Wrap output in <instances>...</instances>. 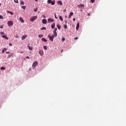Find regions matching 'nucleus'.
Returning <instances> with one entry per match:
<instances>
[{
    "label": "nucleus",
    "instance_id": "33",
    "mask_svg": "<svg viewBox=\"0 0 126 126\" xmlns=\"http://www.w3.org/2000/svg\"><path fill=\"white\" fill-rule=\"evenodd\" d=\"M62 41V42H64V41H65V38H63Z\"/></svg>",
    "mask_w": 126,
    "mask_h": 126
},
{
    "label": "nucleus",
    "instance_id": "54",
    "mask_svg": "<svg viewBox=\"0 0 126 126\" xmlns=\"http://www.w3.org/2000/svg\"><path fill=\"white\" fill-rule=\"evenodd\" d=\"M62 52H63V50H62Z\"/></svg>",
    "mask_w": 126,
    "mask_h": 126
},
{
    "label": "nucleus",
    "instance_id": "8",
    "mask_svg": "<svg viewBox=\"0 0 126 126\" xmlns=\"http://www.w3.org/2000/svg\"><path fill=\"white\" fill-rule=\"evenodd\" d=\"M39 54L40 55V56H43V55H44V51L43 50H40Z\"/></svg>",
    "mask_w": 126,
    "mask_h": 126
},
{
    "label": "nucleus",
    "instance_id": "35",
    "mask_svg": "<svg viewBox=\"0 0 126 126\" xmlns=\"http://www.w3.org/2000/svg\"><path fill=\"white\" fill-rule=\"evenodd\" d=\"M0 34L1 35H4V32H0Z\"/></svg>",
    "mask_w": 126,
    "mask_h": 126
},
{
    "label": "nucleus",
    "instance_id": "19",
    "mask_svg": "<svg viewBox=\"0 0 126 126\" xmlns=\"http://www.w3.org/2000/svg\"><path fill=\"white\" fill-rule=\"evenodd\" d=\"M59 19L61 20V21H63V17H62V16H59Z\"/></svg>",
    "mask_w": 126,
    "mask_h": 126
},
{
    "label": "nucleus",
    "instance_id": "24",
    "mask_svg": "<svg viewBox=\"0 0 126 126\" xmlns=\"http://www.w3.org/2000/svg\"><path fill=\"white\" fill-rule=\"evenodd\" d=\"M57 28H58V29H59V30H61V25H58Z\"/></svg>",
    "mask_w": 126,
    "mask_h": 126
},
{
    "label": "nucleus",
    "instance_id": "42",
    "mask_svg": "<svg viewBox=\"0 0 126 126\" xmlns=\"http://www.w3.org/2000/svg\"><path fill=\"white\" fill-rule=\"evenodd\" d=\"M77 39H78V37H77L75 38V40H77Z\"/></svg>",
    "mask_w": 126,
    "mask_h": 126
},
{
    "label": "nucleus",
    "instance_id": "15",
    "mask_svg": "<svg viewBox=\"0 0 126 126\" xmlns=\"http://www.w3.org/2000/svg\"><path fill=\"white\" fill-rule=\"evenodd\" d=\"M20 21L22 22V23H24V20L21 17H20Z\"/></svg>",
    "mask_w": 126,
    "mask_h": 126
},
{
    "label": "nucleus",
    "instance_id": "9",
    "mask_svg": "<svg viewBox=\"0 0 126 126\" xmlns=\"http://www.w3.org/2000/svg\"><path fill=\"white\" fill-rule=\"evenodd\" d=\"M42 23L43 24H47V20L43 19L42 20Z\"/></svg>",
    "mask_w": 126,
    "mask_h": 126
},
{
    "label": "nucleus",
    "instance_id": "25",
    "mask_svg": "<svg viewBox=\"0 0 126 126\" xmlns=\"http://www.w3.org/2000/svg\"><path fill=\"white\" fill-rule=\"evenodd\" d=\"M38 37H39V38H43V37H44V35H43V34H39V35H38Z\"/></svg>",
    "mask_w": 126,
    "mask_h": 126
},
{
    "label": "nucleus",
    "instance_id": "40",
    "mask_svg": "<svg viewBox=\"0 0 126 126\" xmlns=\"http://www.w3.org/2000/svg\"><path fill=\"white\" fill-rule=\"evenodd\" d=\"M9 53H10L9 51L6 52V54H9Z\"/></svg>",
    "mask_w": 126,
    "mask_h": 126
},
{
    "label": "nucleus",
    "instance_id": "26",
    "mask_svg": "<svg viewBox=\"0 0 126 126\" xmlns=\"http://www.w3.org/2000/svg\"><path fill=\"white\" fill-rule=\"evenodd\" d=\"M43 49L44 50H48V47H47V46H43Z\"/></svg>",
    "mask_w": 126,
    "mask_h": 126
},
{
    "label": "nucleus",
    "instance_id": "47",
    "mask_svg": "<svg viewBox=\"0 0 126 126\" xmlns=\"http://www.w3.org/2000/svg\"><path fill=\"white\" fill-rule=\"evenodd\" d=\"M73 21H75V18H74L73 19Z\"/></svg>",
    "mask_w": 126,
    "mask_h": 126
},
{
    "label": "nucleus",
    "instance_id": "52",
    "mask_svg": "<svg viewBox=\"0 0 126 126\" xmlns=\"http://www.w3.org/2000/svg\"><path fill=\"white\" fill-rule=\"evenodd\" d=\"M65 18H66L67 17H66V16H65Z\"/></svg>",
    "mask_w": 126,
    "mask_h": 126
},
{
    "label": "nucleus",
    "instance_id": "14",
    "mask_svg": "<svg viewBox=\"0 0 126 126\" xmlns=\"http://www.w3.org/2000/svg\"><path fill=\"white\" fill-rule=\"evenodd\" d=\"M76 30H78L79 29V23H78L76 27Z\"/></svg>",
    "mask_w": 126,
    "mask_h": 126
},
{
    "label": "nucleus",
    "instance_id": "4",
    "mask_svg": "<svg viewBox=\"0 0 126 126\" xmlns=\"http://www.w3.org/2000/svg\"><path fill=\"white\" fill-rule=\"evenodd\" d=\"M36 65H38V62L37 61H35L32 64V68H35Z\"/></svg>",
    "mask_w": 126,
    "mask_h": 126
},
{
    "label": "nucleus",
    "instance_id": "46",
    "mask_svg": "<svg viewBox=\"0 0 126 126\" xmlns=\"http://www.w3.org/2000/svg\"><path fill=\"white\" fill-rule=\"evenodd\" d=\"M55 17L56 19H58V17H57L56 16H55Z\"/></svg>",
    "mask_w": 126,
    "mask_h": 126
},
{
    "label": "nucleus",
    "instance_id": "7",
    "mask_svg": "<svg viewBox=\"0 0 126 126\" xmlns=\"http://www.w3.org/2000/svg\"><path fill=\"white\" fill-rule=\"evenodd\" d=\"M53 22H54V20L51 18L48 19V23H52Z\"/></svg>",
    "mask_w": 126,
    "mask_h": 126
},
{
    "label": "nucleus",
    "instance_id": "36",
    "mask_svg": "<svg viewBox=\"0 0 126 126\" xmlns=\"http://www.w3.org/2000/svg\"><path fill=\"white\" fill-rule=\"evenodd\" d=\"M37 10H38V9H37V8H35V9H34V11L35 12H36L37 11Z\"/></svg>",
    "mask_w": 126,
    "mask_h": 126
},
{
    "label": "nucleus",
    "instance_id": "1",
    "mask_svg": "<svg viewBox=\"0 0 126 126\" xmlns=\"http://www.w3.org/2000/svg\"><path fill=\"white\" fill-rule=\"evenodd\" d=\"M47 3L49 4L51 3L52 5H55V3H56V1H55V0H48Z\"/></svg>",
    "mask_w": 126,
    "mask_h": 126
},
{
    "label": "nucleus",
    "instance_id": "49",
    "mask_svg": "<svg viewBox=\"0 0 126 126\" xmlns=\"http://www.w3.org/2000/svg\"><path fill=\"white\" fill-rule=\"evenodd\" d=\"M43 17L44 18H46V17L45 16V15H43Z\"/></svg>",
    "mask_w": 126,
    "mask_h": 126
},
{
    "label": "nucleus",
    "instance_id": "51",
    "mask_svg": "<svg viewBox=\"0 0 126 126\" xmlns=\"http://www.w3.org/2000/svg\"><path fill=\"white\" fill-rule=\"evenodd\" d=\"M35 0V1H38V0Z\"/></svg>",
    "mask_w": 126,
    "mask_h": 126
},
{
    "label": "nucleus",
    "instance_id": "29",
    "mask_svg": "<svg viewBox=\"0 0 126 126\" xmlns=\"http://www.w3.org/2000/svg\"><path fill=\"white\" fill-rule=\"evenodd\" d=\"M22 8H23V9H26V6H22Z\"/></svg>",
    "mask_w": 126,
    "mask_h": 126
},
{
    "label": "nucleus",
    "instance_id": "48",
    "mask_svg": "<svg viewBox=\"0 0 126 126\" xmlns=\"http://www.w3.org/2000/svg\"><path fill=\"white\" fill-rule=\"evenodd\" d=\"M65 11H66V9H65L64 10V12H65Z\"/></svg>",
    "mask_w": 126,
    "mask_h": 126
},
{
    "label": "nucleus",
    "instance_id": "13",
    "mask_svg": "<svg viewBox=\"0 0 126 126\" xmlns=\"http://www.w3.org/2000/svg\"><path fill=\"white\" fill-rule=\"evenodd\" d=\"M2 38H4V39H6V40H8V37L6 36V35H2Z\"/></svg>",
    "mask_w": 126,
    "mask_h": 126
},
{
    "label": "nucleus",
    "instance_id": "39",
    "mask_svg": "<svg viewBox=\"0 0 126 126\" xmlns=\"http://www.w3.org/2000/svg\"><path fill=\"white\" fill-rule=\"evenodd\" d=\"M9 46H10V47H11L12 46V44H11V43H9Z\"/></svg>",
    "mask_w": 126,
    "mask_h": 126
},
{
    "label": "nucleus",
    "instance_id": "41",
    "mask_svg": "<svg viewBox=\"0 0 126 126\" xmlns=\"http://www.w3.org/2000/svg\"><path fill=\"white\" fill-rule=\"evenodd\" d=\"M23 53H24V52H23V51H21L20 52V54H23Z\"/></svg>",
    "mask_w": 126,
    "mask_h": 126
},
{
    "label": "nucleus",
    "instance_id": "3",
    "mask_svg": "<svg viewBox=\"0 0 126 126\" xmlns=\"http://www.w3.org/2000/svg\"><path fill=\"white\" fill-rule=\"evenodd\" d=\"M48 38H49L50 41H51L52 42H53V41H54V38H55V36H54V35H53L51 36V35H49Z\"/></svg>",
    "mask_w": 126,
    "mask_h": 126
},
{
    "label": "nucleus",
    "instance_id": "50",
    "mask_svg": "<svg viewBox=\"0 0 126 126\" xmlns=\"http://www.w3.org/2000/svg\"><path fill=\"white\" fill-rule=\"evenodd\" d=\"M1 6V3H0V6Z\"/></svg>",
    "mask_w": 126,
    "mask_h": 126
},
{
    "label": "nucleus",
    "instance_id": "16",
    "mask_svg": "<svg viewBox=\"0 0 126 126\" xmlns=\"http://www.w3.org/2000/svg\"><path fill=\"white\" fill-rule=\"evenodd\" d=\"M57 3L58 4H60V5H63V2H62V1H58L57 2Z\"/></svg>",
    "mask_w": 126,
    "mask_h": 126
},
{
    "label": "nucleus",
    "instance_id": "44",
    "mask_svg": "<svg viewBox=\"0 0 126 126\" xmlns=\"http://www.w3.org/2000/svg\"><path fill=\"white\" fill-rule=\"evenodd\" d=\"M13 55V53H11L10 54V56H12Z\"/></svg>",
    "mask_w": 126,
    "mask_h": 126
},
{
    "label": "nucleus",
    "instance_id": "10",
    "mask_svg": "<svg viewBox=\"0 0 126 126\" xmlns=\"http://www.w3.org/2000/svg\"><path fill=\"white\" fill-rule=\"evenodd\" d=\"M26 38H27V35H25L22 37L21 39H22V40H25V39H26Z\"/></svg>",
    "mask_w": 126,
    "mask_h": 126
},
{
    "label": "nucleus",
    "instance_id": "53",
    "mask_svg": "<svg viewBox=\"0 0 126 126\" xmlns=\"http://www.w3.org/2000/svg\"><path fill=\"white\" fill-rule=\"evenodd\" d=\"M65 23H66V24L67 23L66 21L65 22Z\"/></svg>",
    "mask_w": 126,
    "mask_h": 126
},
{
    "label": "nucleus",
    "instance_id": "23",
    "mask_svg": "<svg viewBox=\"0 0 126 126\" xmlns=\"http://www.w3.org/2000/svg\"><path fill=\"white\" fill-rule=\"evenodd\" d=\"M1 70H4L5 69V67L2 66L0 68Z\"/></svg>",
    "mask_w": 126,
    "mask_h": 126
},
{
    "label": "nucleus",
    "instance_id": "45",
    "mask_svg": "<svg viewBox=\"0 0 126 126\" xmlns=\"http://www.w3.org/2000/svg\"><path fill=\"white\" fill-rule=\"evenodd\" d=\"M27 59H30V57H29V56H27Z\"/></svg>",
    "mask_w": 126,
    "mask_h": 126
},
{
    "label": "nucleus",
    "instance_id": "34",
    "mask_svg": "<svg viewBox=\"0 0 126 126\" xmlns=\"http://www.w3.org/2000/svg\"><path fill=\"white\" fill-rule=\"evenodd\" d=\"M91 0L92 3H94V2H95V0Z\"/></svg>",
    "mask_w": 126,
    "mask_h": 126
},
{
    "label": "nucleus",
    "instance_id": "28",
    "mask_svg": "<svg viewBox=\"0 0 126 126\" xmlns=\"http://www.w3.org/2000/svg\"><path fill=\"white\" fill-rule=\"evenodd\" d=\"M14 1L15 3H18L19 2L18 0H14Z\"/></svg>",
    "mask_w": 126,
    "mask_h": 126
},
{
    "label": "nucleus",
    "instance_id": "12",
    "mask_svg": "<svg viewBox=\"0 0 126 126\" xmlns=\"http://www.w3.org/2000/svg\"><path fill=\"white\" fill-rule=\"evenodd\" d=\"M56 26V24L55 23H53L52 26H51V28L52 29H55V27Z\"/></svg>",
    "mask_w": 126,
    "mask_h": 126
},
{
    "label": "nucleus",
    "instance_id": "18",
    "mask_svg": "<svg viewBox=\"0 0 126 126\" xmlns=\"http://www.w3.org/2000/svg\"><path fill=\"white\" fill-rule=\"evenodd\" d=\"M7 50V48H4V49H3L2 51V53H4V52H5V51Z\"/></svg>",
    "mask_w": 126,
    "mask_h": 126
},
{
    "label": "nucleus",
    "instance_id": "30",
    "mask_svg": "<svg viewBox=\"0 0 126 126\" xmlns=\"http://www.w3.org/2000/svg\"><path fill=\"white\" fill-rule=\"evenodd\" d=\"M0 19H3V16L0 15Z\"/></svg>",
    "mask_w": 126,
    "mask_h": 126
},
{
    "label": "nucleus",
    "instance_id": "31",
    "mask_svg": "<svg viewBox=\"0 0 126 126\" xmlns=\"http://www.w3.org/2000/svg\"><path fill=\"white\" fill-rule=\"evenodd\" d=\"M64 29H66V28H67V26L66 25H65L64 26Z\"/></svg>",
    "mask_w": 126,
    "mask_h": 126
},
{
    "label": "nucleus",
    "instance_id": "22",
    "mask_svg": "<svg viewBox=\"0 0 126 126\" xmlns=\"http://www.w3.org/2000/svg\"><path fill=\"white\" fill-rule=\"evenodd\" d=\"M7 13H10V14H11V15H13V12L9 11H7Z\"/></svg>",
    "mask_w": 126,
    "mask_h": 126
},
{
    "label": "nucleus",
    "instance_id": "2",
    "mask_svg": "<svg viewBox=\"0 0 126 126\" xmlns=\"http://www.w3.org/2000/svg\"><path fill=\"white\" fill-rule=\"evenodd\" d=\"M37 17L35 16H33L32 17L31 19H30V21L32 22H34V21H35V20H36V19H37Z\"/></svg>",
    "mask_w": 126,
    "mask_h": 126
},
{
    "label": "nucleus",
    "instance_id": "20",
    "mask_svg": "<svg viewBox=\"0 0 126 126\" xmlns=\"http://www.w3.org/2000/svg\"><path fill=\"white\" fill-rule=\"evenodd\" d=\"M41 40L43 41V42H47V39H46V38L44 37L42 38Z\"/></svg>",
    "mask_w": 126,
    "mask_h": 126
},
{
    "label": "nucleus",
    "instance_id": "37",
    "mask_svg": "<svg viewBox=\"0 0 126 126\" xmlns=\"http://www.w3.org/2000/svg\"><path fill=\"white\" fill-rule=\"evenodd\" d=\"M57 30H58V29L55 28L54 32H57Z\"/></svg>",
    "mask_w": 126,
    "mask_h": 126
},
{
    "label": "nucleus",
    "instance_id": "21",
    "mask_svg": "<svg viewBox=\"0 0 126 126\" xmlns=\"http://www.w3.org/2000/svg\"><path fill=\"white\" fill-rule=\"evenodd\" d=\"M28 48H29V49L30 50V51H32V50L33 49V47H30L29 46H28Z\"/></svg>",
    "mask_w": 126,
    "mask_h": 126
},
{
    "label": "nucleus",
    "instance_id": "38",
    "mask_svg": "<svg viewBox=\"0 0 126 126\" xmlns=\"http://www.w3.org/2000/svg\"><path fill=\"white\" fill-rule=\"evenodd\" d=\"M0 28L1 29H2L3 28V26H0Z\"/></svg>",
    "mask_w": 126,
    "mask_h": 126
},
{
    "label": "nucleus",
    "instance_id": "43",
    "mask_svg": "<svg viewBox=\"0 0 126 126\" xmlns=\"http://www.w3.org/2000/svg\"><path fill=\"white\" fill-rule=\"evenodd\" d=\"M88 16H90V13L88 14Z\"/></svg>",
    "mask_w": 126,
    "mask_h": 126
},
{
    "label": "nucleus",
    "instance_id": "32",
    "mask_svg": "<svg viewBox=\"0 0 126 126\" xmlns=\"http://www.w3.org/2000/svg\"><path fill=\"white\" fill-rule=\"evenodd\" d=\"M41 30H46V27H43L40 29Z\"/></svg>",
    "mask_w": 126,
    "mask_h": 126
},
{
    "label": "nucleus",
    "instance_id": "6",
    "mask_svg": "<svg viewBox=\"0 0 126 126\" xmlns=\"http://www.w3.org/2000/svg\"><path fill=\"white\" fill-rule=\"evenodd\" d=\"M77 6L78 7H79V8H81L82 9H83V8H84V4H80V5H78Z\"/></svg>",
    "mask_w": 126,
    "mask_h": 126
},
{
    "label": "nucleus",
    "instance_id": "11",
    "mask_svg": "<svg viewBox=\"0 0 126 126\" xmlns=\"http://www.w3.org/2000/svg\"><path fill=\"white\" fill-rule=\"evenodd\" d=\"M72 15H73V12H71L69 15L68 18H71Z\"/></svg>",
    "mask_w": 126,
    "mask_h": 126
},
{
    "label": "nucleus",
    "instance_id": "17",
    "mask_svg": "<svg viewBox=\"0 0 126 126\" xmlns=\"http://www.w3.org/2000/svg\"><path fill=\"white\" fill-rule=\"evenodd\" d=\"M53 36L54 37H57L58 36V33H57V32H54Z\"/></svg>",
    "mask_w": 126,
    "mask_h": 126
},
{
    "label": "nucleus",
    "instance_id": "27",
    "mask_svg": "<svg viewBox=\"0 0 126 126\" xmlns=\"http://www.w3.org/2000/svg\"><path fill=\"white\" fill-rule=\"evenodd\" d=\"M20 4H22L23 5H24V1H23V0H21L20 1Z\"/></svg>",
    "mask_w": 126,
    "mask_h": 126
},
{
    "label": "nucleus",
    "instance_id": "5",
    "mask_svg": "<svg viewBox=\"0 0 126 126\" xmlns=\"http://www.w3.org/2000/svg\"><path fill=\"white\" fill-rule=\"evenodd\" d=\"M7 25H8V26H9V27L13 26V22H12V21H8Z\"/></svg>",
    "mask_w": 126,
    "mask_h": 126
}]
</instances>
